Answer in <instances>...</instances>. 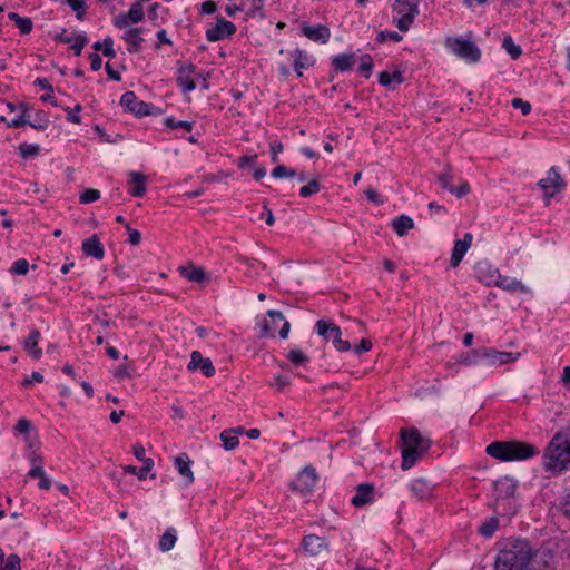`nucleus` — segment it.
I'll return each instance as SVG.
<instances>
[{
    "instance_id": "obj_1",
    "label": "nucleus",
    "mask_w": 570,
    "mask_h": 570,
    "mask_svg": "<svg viewBox=\"0 0 570 570\" xmlns=\"http://www.w3.org/2000/svg\"><path fill=\"white\" fill-rule=\"evenodd\" d=\"M493 570H531L532 543L523 538H507L497 542Z\"/></svg>"
},
{
    "instance_id": "obj_2",
    "label": "nucleus",
    "mask_w": 570,
    "mask_h": 570,
    "mask_svg": "<svg viewBox=\"0 0 570 570\" xmlns=\"http://www.w3.org/2000/svg\"><path fill=\"white\" fill-rule=\"evenodd\" d=\"M570 464V425L559 430L551 439L543 454L546 471L562 472Z\"/></svg>"
},
{
    "instance_id": "obj_3",
    "label": "nucleus",
    "mask_w": 570,
    "mask_h": 570,
    "mask_svg": "<svg viewBox=\"0 0 570 570\" xmlns=\"http://www.w3.org/2000/svg\"><path fill=\"white\" fill-rule=\"evenodd\" d=\"M485 453L499 461H523L540 453L539 449L529 442L509 440L494 441L485 448Z\"/></svg>"
},
{
    "instance_id": "obj_4",
    "label": "nucleus",
    "mask_w": 570,
    "mask_h": 570,
    "mask_svg": "<svg viewBox=\"0 0 570 570\" xmlns=\"http://www.w3.org/2000/svg\"><path fill=\"white\" fill-rule=\"evenodd\" d=\"M403 443L402 470L411 469L430 449L431 440L424 438L415 428L401 430Z\"/></svg>"
},
{
    "instance_id": "obj_5",
    "label": "nucleus",
    "mask_w": 570,
    "mask_h": 570,
    "mask_svg": "<svg viewBox=\"0 0 570 570\" xmlns=\"http://www.w3.org/2000/svg\"><path fill=\"white\" fill-rule=\"evenodd\" d=\"M419 2L420 0H395L392 9L399 18L395 20L397 29L402 32H406L414 19L419 16Z\"/></svg>"
},
{
    "instance_id": "obj_6",
    "label": "nucleus",
    "mask_w": 570,
    "mask_h": 570,
    "mask_svg": "<svg viewBox=\"0 0 570 570\" xmlns=\"http://www.w3.org/2000/svg\"><path fill=\"white\" fill-rule=\"evenodd\" d=\"M120 106L137 117L158 115L161 109L139 100L134 91H126L120 98Z\"/></svg>"
},
{
    "instance_id": "obj_7",
    "label": "nucleus",
    "mask_w": 570,
    "mask_h": 570,
    "mask_svg": "<svg viewBox=\"0 0 570 570\" xmlns=\"http://www.w3.org/2000/svg\"><path fill=\"white\" fill-rule=\"evenodd\" d=\"M538 186L544 191V200L546 205L550 204V199L558 193H561L566 189L567 183L561 177L558 168L552 166L548 173L547 177L542 178L538 181Z\"/></svg>"
},
{
    "instance_id": "obj_8",
    "label": "nucleus",
    "mask_w": 570,
    "mask_h": 570,
    "mask_svg": "<svg viewBox=\"0 0 570 570\" xmlns=\"http://www.w3.org/2000/svg\"><path fill=\"white\" fill-rule=\"evenodd\" d=\"M448 46L459 58L469 63H475L481 59V50L472 41L454 38L448 40Z\"/></svg>"
},
{
    "instance_id": "obj_9",
    "label": "nucleus",
    "mask_w": 570,
    "mask_h": 570,
    "mask_svg": "<svg viewBox=\"0 0 570 570\" xmlns=\"http://www.w3.org/2000/svg\"><path fill=\"white\" fill-rule=\"evenodd\" d=\"M318 480L316 470L312 465H306L291 482L289 488L292 491L298 492L302 497H307L313 492V489Z\"/></svg>"
},
{
    "instance_id": "obj_10",
    "label": "nucleus",
    "mask_w": 570,
    "mask_h": 570,
    "mask_svg": "<svg viewBox=\"0 0 570 570\" xmlns=\"http://www.w3.org/2000/svg\"><path fill=\"white\" fill-rule=\"evenodd\" d=\"M317 334L325 341L332 340V344L338 352H347L352 348L348 341L342 340L341 328L335 323H317Z\"/></svg>"
},
{
    "instance_id": "obj_11",
    "label": "nucleus",
    "mask_w": 570,
    "mask_h": 570,
    "mask_svg": "<svg viewBox=\"0 0 570 570\" xmlns=\"http://www.w3.org/2000/svg\"><path fill=\"white\" fill-rule=\"evenodd\" d=\"M237 31L235 23L226 20L223 17L216 19V24L206 29V39L209 42H217L232 37Z\"/></svg>"
},
{
    "instance_id": "obj_12",
    "label": "nucleus",
    "mask_w": 570,
    "mask_h": 570,
    "mask_svg": "<svg viewBox=\"0 0 570 570\" xmlns=\"http://www.w3.org/2000/svg\"><path fill=\"white\" fill-rule=\"evenodd\" d=\"M480 353L482 361L489 366L513 363L520 355L519 353L499 352L490 347H480Z\"/></svg>"
},
{
    "instance_id": "obj_13",
    "label": "nucleus",
    "mask_w": 570,
    "mask_h": 570,
    "mask_svg": "<svg viewBox=\"0 0 570 570\" xmlns=\"http://www.w3.org/2000/svg\"><path fill=\"white\" fill-rule=\"evenodd\" d=\"M176 82L184 92H190L196 89V82L193 75L196 72V66L191 62L183 63L178 61Z\"/></svg>"
},
{
    "instance_id": "obj_14",
    "label": "nucleus",
    "mask_w": 570,
    "mask_h": 570,
    "mask_svg": "<svg viewBox=\"0 0 570 570\" xmlns=\"http://www.w3.org/2000/svg\"><path fill=\"white\" fill-rule=\"evenodd\" d=\"M517 481L511 476H502L493 482L495 508L500 500L512 498L517 490Z\"/></svg>"
},
{
    "instance_id": "obj_15",
    "label": "nucleus",
    "mask_w": 570,
    "mask_h": 570,
    "mask_svg": "<svg viewBox=\"0 0 570 570\" xmlns=\"http://www.w3.org/2000/svg\"><path fill=\"white\" fill-rule=\"evenodd\" d=\"M531 570H553L554 553L550 549H535L532 546Z\"/></svg>"
},
{
    "instance_id": "obj_16",
    "label": "nucleus",
    "mask_w": 570,
    "mask_h": 570,
    "mask_svg": "<svg viewBox=\"0 0 570 570\" xmlns=\"http://www.w3.org/2000/svg\"><path fill=\"white\" fill-rule=\"evenodd\" d=\"M302 33L311 41L326 43L331 38V30L324 24L311 26L306 22L301 24Z\"/></svg>"
},
{
    "instance_id": "obj_17",
    "label": "nucleus",
    "mask_w": 570,
    "mask_h": 570,
    "mask_svg": "<svg viewBox=\"0 0 570 570\" xmlns=\"http://www.w3.org/2000/svg\"><path fill=\"white\" fill-rule=\"evenodd\" d=\"M144 19V9L140 1H137L130 6L127 13H120L115 18V26L119 29H124L129 26L130 22L138 23Z\"/></svg>"
},
{
    "instance_id": "obj_18",
    "label": "nucleus",
    "mask_w": 570,
    "mask_h": 570,
    "mask_svg": "<svg viewBox=\"0 0 570 570\" xmlns=\"http://www.w3.org/2000/svg\"><path fill=\"white\" fill-rule=\"evenodd\" d=\"M187 367L189 371L199 368L207 377L214 376L216 372L210 358L203 357L202 353L198 351L191 352L190 362Z\"/></svg>"
},
{
    "instance_id": "obj_19",
    "label": "nucleus",
    "mask_w": 570,
    "mask_h": 570,
    "mask_svg": "<svg viewBox=\"0 0 570 570\" xmlns=\"http://www.w3.org/2000/svg\"><path fill=\"white\" fill-rule=\"evenodd\" d=\"M32 110L31 105L28 102H20L18 105L19 115L12 118L10 121H7L6 117L1 116L0 121L7 122L9 128H20L23 126H29Z\"/></svg>"
},
{
    "instance_id": "obj_20",
    "label": "nucleus",
    "mask_w": 570,
    "mask_h": 570,
    "mask_svg": "<svg viewBox=\"0 0 570 570\" xmlns=\"http://www.w3.org/2000/svg\"><path fill=\"white\" fill-rule=\"evenodd\" d=\"M374 501V485L372 483H361L356 487V494L351 499L355 508H361Z\"/></svg>"
},
{
    "instance_id": "obj_21",
    "label": "nucleus",
    "mask_w": 570,
    "mask_h": 570,
    "mask_svg": "<svg viewBox=\"0 0 570 570\" xmlns=\"http://www.w3.org/2000/svg\"><path fill=\"white\" fill-rule=\"evenodd\" d=\"M302 547L311 556H317L323 551L328 550V543L326 542V540L316 534L305 535L302 541Z\"/></svg>"
},
{
    "instance_id": "obj_22",
    "label": "nucleus",
    "mask_w": 570,
    "mask_h": 570,
    "mask_svg": "<svg viewBox=\"0 0 570 570\" xmlns=\"http://www.w3.org/2000/svg\"><path fill=\"white\" fill-rule=\"evenodd\" d=\"M410 490L419 500H429L433 495L434 485L429 480L419 478L410 483Z\"/></svg>"
},
{
    "instance_id": "obj_23",
    "label": "nucleus",
    "mask_w": 570,
    "mask_h": 570,
    "mask_svg": "<svg viewBox=\"0 0 570 570\" xmlns=\"http://www.w3.org/2000/svg\"><path fill=\"white\" fill-rule=\"evenodd\" d=\"M291 55L294 58L293 66L298 77L303 76V70H307L316 62L313 56L308 55L305 50L302 49H295Z\"/></svg>"
},
{
    "instance_id": "obj_24",
    "label": "nucleus",
    "mask_w": 570,
    "mask_h": 570,
    "mask_svg": "<svg viewBox=\"0 0 570 570\" xmlns=\"http://www.w3.org/2000/svg\"><path fill=\"white\" fill-rule=\"evenodd\" d=\"M81 249L86 256L94 257L96 259H102L105 256V249L97 234H94L89 238L82 242Z\"/></svg>"
},
{
    "instance_id": "obj_25",
    "label": "nucleus",
    "mask_w": 570,
    "mask_h": 570,
    "mask_svg": "<svg viewBox=\"0 0 570 570\" xmlns=\"http://www.w3.org/2000/svg\"><path fill=\"white\" fill-rule=\"evenodd\" d=\"M355 62L354 53H341L331 58V66L335 73L350 71Z\"/></svg>"
},
{
    "instance_id": "obj_26",
    "label": "nucleus",
    "mask_w": 570,
    "mask_h": 570,
    "mask_svg": "<svg viewBox=\"0 0 570 570\" xmlns=\"http://www.w3.org/2000/svg\"><path fill=\"white\" fill-rule=\"evenodd\" d=\"M129 178L128 184L130 185V188L128 193L132 197H142L146 193V176L138 171H130Z\"/></svg>"
},
{
    "instance_id": "obj_27",
    "label": "nucleus",
    "mask_w": 570,
    "mask_h": 570,
    "mask_svg": "<svg viewBox=\"0 0 570 570\" xmlns=\"http://www.w3.org/2000/svg\"><path fill=\"white\" fill-rule=\"evenodd\" d=\"M179 272L183 277L197 284H202L208 279L205 269L193 264L179 267Z\"/></svg>"
},
{
    "instance_id": "obj_28",
    "label": "nucleus",
    "mask_w": 570,
    "mask_h": 570,
    "mask_svg": "<svg viewBox=\"0 0 570 570\" xmlns=\"http://www.w3.org/2000/svg\"><path fill=\"white\" fill-rule=\"evenodd\" d=\"M132 452L137 460L144 462V465L139 469V472L137 473V478L139 480H145L147 478V474L154 466V461L150 458H145V448L139 443L134 445Z\"/></svg>"
},
{
    "instance_id": "obj_29",
    "label": "nucleus",
    "mask_w": 570,
    "mask_h": 570,
    "mask_svg": "<svg viewBox=\"0 0 570 570\" xmlns=\"http://www.w3.org/2000/svg\"><path fill=\"white\" fill-rule=\"evenodd\" d=\"M40 332L38 330H31L30 334L23 341V348L33 360H39L42 351L38 347V340Z\"/></svg>"
},
{
    "instance_id": "obj_30",
    "label": "nucleus",
    "mask_w": 570,
    "mask_h": 570,
    "mask_svg": "<svg viewBox=\"0 0 570 570\" xmlns=\"http://www.w3.org/2000/svg\"><path fill=\"white\" fill-rule=\"evenodd\" d=\"M140 33V28H130L124 33L122 39L129 45L127 50L130 53L137 52L140 49L141 43L144 42V38Z\"/></svg>"
},
{
    "instance_id": "obj_31",
    "label": "nucleus",
    "mask_w": 570,
    "mask_h": 570,
    "mask_svg": "<svg viewBox=\"0 0 570 570\" xmlns=\"http://www.w3.org/2000/svg\"><path fill=\"white\" fill-rule=\"evenodd\" d=\"M190 460L187 454H180L175 459V466L178 470L179 474L186 478L187 484L194 482V474L190 470Z\"/></svg>"
},
{
    "instance_id": "obj_32",
    "label": "nucleus",
    "mask_w": 570,
    "mask_h": 570,
    "mask_svg": "<svg viewBox=\"0 0 570 570\" xmlns=\"http://www.w3.org/2000/svg\"><path fill=\"white\" fill-rule=\"evenodd\" d=\"M392 227H393L394 232L400 237H402V236L406 235L407 232L414 227V222L410 216L403 214V215H400L399 217H396L392 222Z\"/></svg>"
},
{
    "instance_id": "obj_33",
    "label": "nucleus",
    "mask_w": 570,
    "mask_h": 570,
    "mask_svg": "<svg viewBox=\"0 0 570 570\" xmlns=\"http://www.w3.org/2000/svg\"><path fill=\"white\" fill-rule=\"evenodd\" d=\"M8 18L14 22L22 35H29L32 31L33 22L28 17H21L17 12H9Z\"/></svg>"
},
{
    "instance_id": "obj_34",
    "label": "nucleus",
    "mask_w": 570,
    "mask_h": 570,
    "mask_svg": "<svg viewBox=\"0 0 570 570\" xmlns=\"http://www.w3.org/2000/svg\"><path fill=\"white\" fill-rule=\"evenodd\" d=\"M50 124L49 115L45 110H37L33 116H31L29 126L38 131H45Z\"/></svg>"
},
{
    "instance_id": "obj_35",
    "label": "nucleus",
    "mask_w": 570,
    "mask_h": 570,
    "mask_svg": "<svg viewBox=\"0 0 570 570\" xmlns=\"http://www.w3.org/2000/svg\"><path fill=\"white\" fill-rule=\"evenodd\" d=\"M177 541L176 530L173 527H169L160 537L158 547L163 552H167L171 550Z\"/></svg>"
},
{
    "instance_id": "obj_36",
    "label": "nucleus",
    "mask_w": 570,
    "mask_h": 570,
    "mask_svg": "<svg viewBox=\"0 0 570 570\" xmlns=\"http://www.w3.org/2000/svg\"><path fill=\"white\" fill-rule=\"evenodd\" d=\"M499 530V519L491 517L479 527V534L483 538H491Z\"/></svg>"
},
{
    "instance_id": "obj_37",
    "label": "nucleus",
    "mask_w": 570,
    "mask_h": 570,
    "mask_svg": "<svg viewBox=\"0 0 570 570\" xmlns=\"http://www.w3.org/2000/svg\"><path fill=\"white\" fill-rule=\"evenodd\" d=\"M469 247H466L465 242L455 240L454 247L452 249V255L450 259V265L452 267L459 266L461 261L463 259L465 253L468 252Z\"/></svg>"
},
{
    "instance_id": "obj_38",
    "label": "nucleus",
    "mask_w": 570,
    "mask_h": 570,
    "mask_svg": "<svg viewBox=\"0 0 570 570\" xmlns=\"http://www.w3.org/2000/svg\"><path fill=\"white\" fill-rule=\"evenodd\" d=\"M220 440L227 451L234 450L239 444L237 431L233 429L223 431L220 433Z\"/></svg>"
},
{
    "instance_id": "obj_39",
    "label": "nucleus",
    "mask_w": 570,
    "mask_h": 570,
    "mask_svg": "<svg viewBox=\"0 0 570 570\" xmlns=\"http://www.w3.org/2000/svg\"><path fill=\"white\" fill-rule=\"evenodd\" d=\"M28 476L31 479H39L38 487L42 490H49L51 487V480L46 475L42 466H37L36 469H30L28 472Z\"/></svg>"
},
{
    "instance_id": "obj_40",
    "label": "nucleus",
    "mask_w": 570,
    "mask_h": 570,
    "mask_svg": "<svg viewBox=\"0 0 570 570\" xmlns=\"http://www.w3.org/2000/svg\"><path fill=\"white\" fill-rule=\"evenodd\" d=\"M164 125L168 129H183L187 132H190L194 128L193 121L176 120L173 116L165 118Z\"/></svg>"
},
{
    "instance_id": "obj_41",
    "label": "nucleus",
    "mask_w": 570,
    "mask_h": 570,
    "mask_svg": "<svg viewBox=\"0 0 570 570\" xmlns=\"http://www.w3.org/2000/svg\"><path fill=\"white\" fill-rule=\"evenodd\" d=\"M18 150L19 155L23 159H30L37 157L40 154L41 148L38 144L22 142L19 145Z\"/></svg>"
},
{
    "instance_id": "obj_42",
    "label": "nucleus",
    "mask_w": 570,
    "mask_h": 570,
    "mask_svg": "<svg viewBox=\"0 0 570 570\" xmlns=\"http://www.w3.org/2000/svg\"><path fill=\"white\" fill-rule=\"evenodd\" d=\"M502 47L510 55L512 59H518L522 55V49L519 45L514 43L511 36H505L502 41Z\"/></svg>"
},
{
    "instance_id": "obj_43",
    "label": "nucleus",
    "mask_w": 570,
    "mask_h": 570,
    "mask_svg": "<svg viewBox=\"0 0 570 570\" xmlns=\"http://www.w3.org/2000/svg\"><path fill=\"white\" fill-rule=\"evenodd\" d=\"M453 178L454 177L452 174V167L450 165H446L444 170L438 176V183L441 186V188L450 191V189L453 188Z\"/></svg>"
},
{
    "instance_id": "obj_44",
    "label": "nucleus",
    "mask_w": 570,
    "mask_h": 570,
    "mask_svg": "<svg viewBox=\"0 0 570 570\" xmlns=\"http://www.w3.org/2000/svg\"><path fill=\"white\" fill-rule=\"evenodd\" d=\"M480 354H481L480 347L476 350H472L471 352H469L466 354H462L460 356V358L458 360V363L466 365V366L478 364L479 362L482 361V355H480Z\"/></svg>"
},
{
    "instance_id": "obj_45",
    "label": "nucleus",
    "mask_w": 570,
    "mask_h": 570,
    "mask_svg": "<svg viewBox=\"0 0 570 570\" xmlns=\"http://www.w3.org/2000/svg\"><path fill=\"white\" fill-rule=\"evenodd\" d=\"M373 67L374 63L372 57L370 55H363L361 57V63L358 66V72L361 73V76L364 77L365 79H368L373 72Z\"/></svg>"
},
{
    "instance_id": "obj_46",
    "label": "nucleus",
    "mask_w": 570,
    "mask_h": 570,
    "mask_svg": "<svg viewBox=\"0 0 570 570\" xmlns=\"http://www.w3.org/2000/svg\"><path fill=\"white\" fill-rule=\"evenodd\" d=\"M321 190V183L317 178H313L307 185H304L299 189V196L303 198L311 197Z\"/></svg>"
},
{
    "instance_id": "obj_47",
    "label": "nucleus",
    "mask_w": 570,
    "mask_h": 570,
    "mask_svg": "<svg viewBox=\"0 0 570 570\" xmlns=\"http://www.w3.org/2000/svg\"><path fill=\"white\" fill-rule=\"evenodd\" d=\"M88 43V37L85 31L79 32L72 40L71 50L73 51L75 56H80L82 52V49Z\"/></svg>"
},
{
    "instance_id": "obj_48",
    "label": "nucleus",
    "mask_w": 570,
    "mask_h": 570,
    "mask_svg": "<svg viewBox=\"0 0 570 570\" xmlns=\"http://www.w3.org/2000/svg\"><path fill=\"white\" fill-rule=\"evenodd\" d=\"M499 286L511 292H527L525 286L520 281L509 279L508 277L502 278Z\"/></svg>"
},
{
    "instance_id": "obj_49",
    "label": "nucleus",
    "mask_w": 570,
    "mask_h": 570,
    "mask_svg": "<svg viewBox=\"0 0 570 570\" xmlns=\"http://www.w3.org/2000/svg\"><path fill=\"white\" fill-rule=\"evenodd\" d=\"M287 357L296 366L304 365L309 361L308 356L298 348L291 350Z\"/></svg>"
},
{
    "instance_id": "obj_50",
    "label": "nucleus",
    "mask_w": 570,
    "mask_h": 570,
    "mask_svg": "<svg viewBox=\"0 0 570 570\" xmlns=\"http://www.w3.org/2000/svg\"><path fill=\"white\" fill-rule=\"evenodd\" d=\"M67 4L76 12L78 20H83L86 13V1L85 0H66Z\"/></svg>"
},
{
    "instance_id": "obj_51",
    "label": "nucleus",
    "mask_w": 570,
    "mask_h": 570,
    "mask_svg": "<svg viewBox=\"0 0 570 570\" xmlns=\"http://www.w3.org/2000/svg\"><path fill=\"white\" fill-rule=\"evenodd\" d=\"M402 39H403V37L400 33H397L396 31L384 30V31H380L377 33L375 40L377 43H384L387 40H391L393 42H400Z\"/></svg>"
},
{
    "instance_id": "obj_52",
    "label": "nucleus",
    "mask_w": 570,
    "mask_h": 570,
    "mask_svg": "<svg viewBox=\"0 0 570 570\" xmlns=\"http://www.w3.org/2000/svg\"><path fill=\"white\" fill-rule=\"evenodd\" d=\"M29 262L26 258H19L10 267V273L16 275H26L29 272Z\"/></svg>"
},
{
    "instance_id": "obj_53",
    "label": "nucleus",
    "mask_w": 570,
    "mask_h": 570,
    "mask_svg": "<svg viewBox=\"0 0 570 570\" xmlns=\"http://www.w3.org/2000/svg\"><path fill=\"white\" fill-rule=\"evenodd\" d=\"M100 198V191L98 189L88 188L85 189L79 199L82 204H89L98 200Z\"/></svg>"
},
{
    "instance_id": "obj_54",
    "label": "nucleus",
    "mask_w": 570,
    "mask_h": 570,
    "mask_svg": "<svg viewBox=\"0 0 570 570\" xmlns=\"http://www.w3.org/2000/svg\"><path fill=\"white\" fill-rule=\"evenodd\" d=\"M82 107L81 105H76L73 109H71L70 107H66L63 108V110L67 112V120L69 122H72V124H81V117L79 115V112L81 111Z\"/></svg>"
},
{
    "instance_id": "obj_55",
    "label": "nucleus",
    "mask_w": 570,
    "mask_h": 570,
    "mask_svg": "<svg viewBox=\"0 0 570 570\" xmlns=\"http://www.w3.org/2000/svg\"><path fill=\"white\" fill-rule=\"evenodd\" d=\"M0 570H21V559L17 553H11Z\"/></svg>"
},
{
    "instance_id": "obj_56",
    "label": "nucleus",
    "mask_w": 570,
    "mask_h": 570,
    "mask_svg": "<svg viewBox=\"0 0 570 570\" xmlns=\"http://www.w3.org/2000/svg\"><path fill=\"white\" fill-rule=\"evenodd\" d=\"M102 55L109 59H112L116 57V51L114 49V40L111 37L107 36L104 39V48H102Z\"/></svg>"
},
{
    "instance_id": "obj_57",
    "label": "nucleus",
    "mask_w": 570,
    "mask_h": 570,
    "mask_svg": "<svg viewBox=\"0 0 570 570\" xmlns=\"http://www.w3.org/2000/svg\"><path fill=\"white\" fill-rule=\"evenodd\" d=\"M511 105L513 108L520 109L523 116H527L531 112L530 102L524 101L521 98H513Z\"/></svg>"
},
{
    "instance_id": "obj_58",
    "label": "nucleus",
    "mask_w": 570,
    "mask_h": 570,
    "mask_svg": "<svg viewBox=\"0 0 570 570\" xmlns=\"http://www.w3.org/2000/svg\"><path fill=\"white\" fill-rule=\"evenodd\" d=\"M126 230L128 233V243L134 245V246H137L140 244L141 242V234L138 229H134L130 227L129 224H126Z\"/></svg>"
},
{
    "instance_id": "obj_59",
    "label": "nucleus",
    "mask_w": 570,
    "mask_h": 570,
    "mask_svg": "<svg viewBox=\"0 0 570 570\" xmlns=\"http://www.w3.org/2000/svg\"><path fill=\"white\" fill-rule=\"evenodd\" d=\"M284 146L281 141H273L271 144V159L272 163L277 164L279 161L278 155L283 153Z\"/></svg>"
},
{
    "instance_id": "obj_60",
    "label": "nucleus",
    "mask_w": 570,
    "mask_h": 570,
    "mask_svg": "<svg viewBox=\"0 0 570 570\" xmlns=\"http://www.w3.org/2000/svg\"><path fill=\"white\" fill-rule=\"evenodd\" d=\"M252 4L247 11L248 16H256L257 13L262 17H264L263 8H264V0H250Z\"/></svg>"
},
{
    "instance_id": "obj_61",
    "label": "nucleus",
    "mask_w": 570,
    "mask_h": 570,
    "mask_svg": "<svg viewBox=\"0 0 570 570\" xmlns=\"http://www.w3.org/2000/svg\"><path fill=\"white\" fill-rule=\"evenodd\" d=\"M274 332H275V327H272L271 323H262L258 327L257 335L261 338L274 337L275 336Z\"/></svg>"
},
{
    "instance_id": "obj_62",
    "label": "nucleus",
    "mask_w": 570,
    "mask_h": 570,
    "mask_svg": "<svg viewBox=\"0 0 570 570\" xmlns=\"http://www.w3.org/2000/svg\"><path fill=\"white\" fill-rule=\"evenodd\" d=\"M470 191V186L468 181H462L460 186L450 189V193L459 198L468 195Z\"/></svg>"
},
{
    "instance_id": "obj_63",
    "label": "nucleus",
    "mask_w": 570,
    "mask_h": 570,
    "mask_svg": "<svg viewBox=\"0 0 570 570\" xmlns=\"http://www.w3.org/2000/svg\"><path fill=\"white\" fill-rule=\"evenodd\" d=\"M372 346H373V343L370 338H362L360 344L354 346V351L356 354L360 355L364 352L371 351Z\"/></svg>"
},
{
    "instance_id": "obj_64",
    "label": "nucleus",
    "mask_w": 570,
    "mask_h": 570,
    "mask_svg": "<svg viewBox=\"0 0 570 570\" xmlns=\"http://www.w3.org/2000/svg\"><path fill=\"white\" fill-rule=\"evenodd\" d=\"M560 510L567 518L570 519V492L560 502Z\"/></svg>"
}]
</instances>
